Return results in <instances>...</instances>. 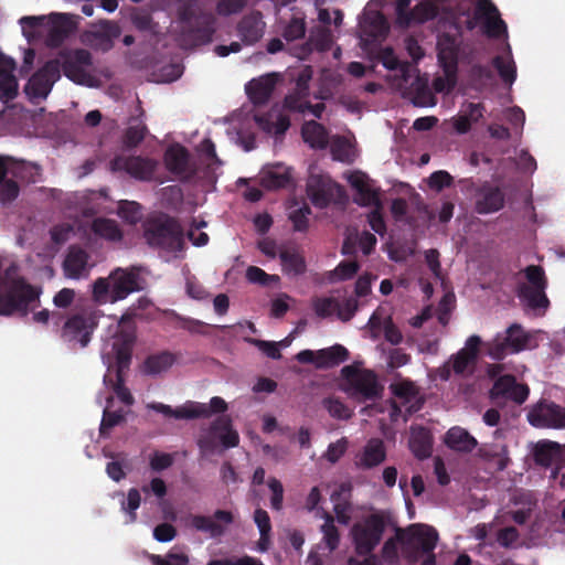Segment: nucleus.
Masks as SVG:
<instances>
[{
	"instance_id": "1",
	"label": "nucleus",
	"mask_w": 565,
	"mask_h": 565,
	"mask_svg": "<svg viewBox=\"0 0 565 565\" xmlns=\"http://www.w3.org/2000/svg\"><path fill=\"white\" fill-rule=\"evenodd\" d=\"M93 57L85 49H63L55 58L47 61L38 68V99H45L53 85L61 78V72L78 85L94 86L95 77L89 68Z\"/></svg>"
},
{
	"instance_id": "2",
	"label": "nucleus",
	"mask_w": 565,
	"mask_h": 565,
	"mask_svg": "<svg viewBox=\"0 0 565 565\" xmlns=\"http://www.w3.org/2000/svg\"><path fill=\"white\" fill-rule=\"evenodd\" d=\"M35 300V287L18 275L15 265L0 274V316H25L29 305Z\"/></svg>"
},
{
	"instance_id": "3",
	"label": "nucleus",
	"mask_w": 565,
	"mask_h": 565,
	"mask_svg": "<svg viewBox=\"0 0 565 565\" xmlns=\"http://www.w3.org/2000/svg\"><path fill=\"white\" fill-rule=\"evenodd\" d=\"M397 539L402 544V554L408 564H416L422 555H426L422 565H436L434 550L438 541L437 531L427 524H412L406 530H397Z\"/></svg>"
},
{
	"instance_id": "4",
	"label": "nucleus",
	"mask_w": 565,
	"mask_h": 565,
	"mask_svg": "<svg viewBox=\"0 0 565 565\" xmlns=\"http://www.w3.org/2000/svg\"><path fill=\"white\" fill-rule=\"evenodd\" d=\"M146 243L157 249L175 253L183 249V228L180 223L168 214L149 217L143 223Z\"/></svg>"
},
{
	"instance_id": "5",
	"label": "nucleus",
	"mask_w": 565,
	"mask_h": 565,
	"mask_svg": "<svg viewBox=\"0 0 565 565\" xmlns=\"http://www.w3.org/2000/svg\"><path fill=\"white\" fill-rule=\"evenodd\" d=\"M388 519L384 512H374L355 522L351 530V539L355 553L365 556L381 543L387 527Z\"/></svg>"
},
{
	"instance_id": "6",
	"label": "nucleus",
	"mask_w": 565,
	"mask_h": 565,
	"mask_svg": "<svg viewBox=\"0 0 565 565\" xmlns=\"http://www.w3.org/2000/svg\"><path fill=\"white\" fill-rule=\"evenodd\" d=\"M479 24L483 33L491 39H499L508 32L507 23L491 0H477L472 15L466 20L468 31L475 30Z\"/></svg>"
},
{
	"instance_id": "7",
	"label": "nucleus",
	"mask_w": 565,
	"mask_h": 565,
	"mask_svg": "<svg viewBox=\"0 0 565 565\" xmlns=\"http://www.w3.org/2000/svg\"><path fill=\"white\" fill-rule=\"evenodd\" d=\"M166 169L180 182H191L199 172V167L190 151L181 143L170 145L163 153Z\"/></svg>"
},
{
	"instance_id": "8",
	"label": "nucleus",
	"mask_w": 565,
	"mask_h": 565,
	"mask_svg": "<svg viewBox=\"0 0 565 565\" xmlns=\"http://www.w3.org/2000/svg\"><path fill=\"white\" fill-rule=\"evenodd\" d=\"M96 327L97 320L94 313H77L65 321L62 338L73 347L79 344L81 348H85L89 343L90 335Z\"/></svg>"
},
{
	"instance_id": "9",
	"label": "nucleus",
	"mask_w": 565,
	"mask_h": 565,
	"mask_svg": "<svg viewBox=\"0 0 565 565\" xmlns=\"http://www.w3.org/2000/svg\"><path fill=\"white\" fill-rule=\"evenodd\" d=\"M350 356L347 348L341 344L312 351L309 349L297 353L296 360L302 364H313L319 370H327L340 365Z\"/></svg>"
},
{
	"instance_id": "10",
	"label": "nucleus",
	"mask_w": 565,
	"mask_h": 565,
	"mask_svg": "<svg viewBox=\"0 0 565 565\" xmlns=\"http://www.w3.org/2000/svg\"><path fill=\"white\" fill-rule=\"evenodd\" d=\"M158 162L141 156L118 154L109 162L113 172L125 171L135 179L149 181L153 178Z\"/></svg>"
},
{
	"instance_id": "11",
	"label": "nucleus",
	"mask_w": 565,
	"mask_h": 565,
	"mask_svg": "<svg viewBox=\"0 0 565 565\" xmlns=\"http://www.w3.org/2000/svg\"><path fill=\"white\" fill-rule=\"evenodd\" d=\"M529 394L530 388L526 384L518 383L514 375L504 374L495 379L489 392V397L494 403L510 401L521 405L527 399Z\"/></svg>"
},
{
	"instance_id": "12",
	"label": "nucleus",
	"mask_w": 565,
	"mask_h": 565,
	"mask_svg": "<svg viewBox=\"0 0 565 565\" xmlns=\"http://www.w3.org/2000/svg\"><path fill=\"white\" fill-rule=\"evenodd\" d=\"M111 280V302L127 298L130 294L143 289L142 279L135 268H116L109 275Z\"/></svg>"
},
{
	"instance_id": "13",
	"label": "nucleus",
	"mask_w": 565,
	"mask_h": 565,
	"mask_svg": "<svg viewBox=\"0 0 565 565\" xmlns=\"http://www.w3.org/2000/svg\"><path fill=\"white\" fill-rule=\"evenodd\" d=\"M480 345L481 338L473 334L467 339L462 349L450 356L449 362L455 374L465 375L473 372L479 358Z\"/></svg>"
},
{
	"instance_id": "14",
	"label": "nucleus",
	"mask_w": 565,
	"mask_h": 565,
	"mask_svg": "<svg viewBox=\"0 0 565 565\" xmlns=\"http://www.w3.org/2000/svg\"><path fill=\"white\" fill-rule=\"evenodd\" d=\"M352 395L362 401H375L382 396L383 386L373 371L364 370L351 381Z\"/></svg>"
},
{
	"instance_id": "15",
	"label": "nucleus",
	"mask_w": 565,
	"mask_h": 565,
	"mask_svg": "<svg viewBox=\"0 0 565 565\" xmlns=\"http://www.w3.org/2000/svg\"><path fill=\"white\" fill-rule=\"evenodd\" d=\"M561 405L554 402L541 401L527 413L529 423L536 428L558 429Z\"/></svg>"
},
{
	"instance_id": "16",
	"label": "nucleus",
	"mask_w": 565,
	"mask_h": 565,
	"mask_svg": "<svg viewBox=\"0 0 565 565\" xmlns=\"http://www.w3.org/2000/svg\"><path fill=\"white\" fill-rule=\"evenodd\" d=\"M89 255L78 245H71L63 260L64 276L71 279L87 277L89 273Z\"/></svg>"
},
{
	"instance_id": "17",
	"label": "nucleus",
	"mask_w": 565,
	"mask_h": 565,
	"mask_svg": "<svg viewBox=\"0 0 565 565\" xmlns=\"http://www.w3.org/2000/svg\"><path fill=\"white\" fill-rule=\"evenodd\" d=\"M564 447L553 440H540L534 445L533 459L537 466L543 468L561 466L565 462Z\"/></svg>"
},
{
	"instance_id": "18",
	"label": "nucleus",
	"mask_w": 565,
	"mask_h": 565,
	"mask_svg": "<svg viewBox=\"0 0 565 565\" xmlns=\"http://www.w3.org/2000/svg\"><path fill=\"white\" fill-rule=\"evenodd\" d=\"M505 196L498 186L488 183L476 193L475 211L478 214H490L500 211L504 206Z\"/></svg>"
},
{
	"instance_id": "19",
	"label": "nucleus",
	"mask_w": 565,
	"mask_h": 565,
	"mask_svg": "<svg viewBox=\"0 0 565 565\" xmlns=\"http://www.w3.org/2000/svg\"><path fill=\"white\" fill-rule=\"evenodd\" d=\"M351 186L356 191L353 202L360 206H376L382 204L380 190L371 184V180L364 173H354L349 178Z\"/></svg>"
},
{
	"instance_id": "20",
	"label": "nucleus",
	"mask_w": 565,
	"mask_h": 565,
	"mask_svg": "<svg viewBox=\"0 0 565 565\" xmlns=\"http://www.w3.org/2000/svg\"><path fill=\"white\" fill-rule=\"evenodd\" d=\"M51 26L46 43L50 46H60L75 30V23L70 17L62 13H53L50 17Z\"/></svg>"
},
{
	"instance_id": "21",
	"label": "nucleus",
	"mask_w": 565,
	"mask_h": 565,
	"mask_svg": "<svg viewBox=\"0 0 565 565\" xmlns=\"http://www.w3.org/2000/svg\"><path fill=\"white\" fill-rule=\"evenodd\" d=\"M459 45L456 38L444 33L437 42V58L441 68L458 71Z\"/></svg>"
},
{
	"instance_id": "22",
	"label": "nucleus",
	"mask_w": 565,
	"mask_h": 565,
	"mask_svg": "<svg viewBox=\"0 0 565 565\" xmlns=\"http://www.w3.org/2000/svg\"><path fill=\"white\" fill-rule=\"evenodd\" d=\"M307 194L313 205L326 207L332 200V184L322 175H310L307 182Z\"/></svg>"
},
{
	"instance_id": "23",
	"label": "nucleus",
	"mask_w": 565,
	"mask_h": 565,
	"mask_svg": "<svg viewBox=\"0 0 565 565\" xmlns=\"http://www.w3.org/2000/svg\"><path fill=\"white\" fill-rule=\"evenodd\" d=\"M276 85V81L271 75L254 78L246 84V94L254 105L266 104Z\"/></svg>"
},
{
	"instance_id": "24",
	"label": "nucleus",
	"mask_w": 565,
	"mask_h": 565,
	"mask_svg": "<svg viewBox=\"0 0 565 565\" xmlns=\"http://www.w3.org/2000/svg\"><path fill=\"white\" fill-rule=\"evenodd\" d=\"M255 121L264 132L274 135L276 138L284 136L290 126V120L286 115L276 113L255 116Z\"/></svg>"
},
{
	"instance_id": "25",
	"label": "nucleus",
	"mask_w": 565,
	"mask_h": 565,
	"mask_svg": "<svg viewBox=\"0 0 565 565\" xmlns=\"http://www.w3.org/2000/svg\"><path fill=\"white\" fill-rule=\"evenodd\" d=\"M385 459L384 443L381 439L373 438L365 445L356 466L362 469H371L381 465Z\"/></svg>"
},
{
	"instance_id": "26",
	"label": "nucleus",
	"mask_w": 565,
	"mask_h": 565,
	"mask_svg": "<svg viewBox=\"0 0 565 565\" xmlns=\"http://www.w3.org/2000/svg\"><path fill=\"white\" fill-rule=\"evenodd\" d=\"M445 444L455 451L471 452L477 447L478 441L466 429L455 426L447 431Z\"/></svg>"
},
{
	"instance_id": "27",
	"label": "nucleus",
	"mask_w": 565,
	"mask_h": 565,
	"mask_svg": "<svg viewBox=\"0 0 565 565\" xmlns=\"http://www.w3.org/2000/svg\"><path fill=\"white\" fill-rule=\"evenodd\" d=\"M260 182L268 190L287 188L291 182L290 169L281 164L270 167L262 173Z\"/></svg>"
},
{
	"instance_id": "28",
	"label": "nucleus",
	"mask_w": 565,
	"mask_h": 565,
	"mask_svg": "<svg viewBox=\"0 0 565 565\" xmlns=\"http://www.w3.org/2000/svg\"><path fill=\"white\" fill-rule=\"evenodd\" d=\"M303 141L313 149H324L329 142V135L323 125L316 120L306 121L301 128Z\"/></svg>"
},
{
	"instance_id": "29",
	"label": "nucleus",
	"mask_w": 565,
	"mask_h": 565,
	"mask_svg": "<svg viewBox=\"0 0 565 565\" xmlns=\"http://www.w3.org/2000/svg\"><path fill=\"white\" fill-rule=\"evenodd\" d=\"M211 431L218 434V438L225 448L236 447L239 443V436L232 428V420L228 416L217 417L211 425Z\"/></svg>"
},
{
	"instance_id": "30",
	"label": "nucleus",
	"mask_w": 565,
	"mask_h": 565,
	"mask_svg": "<svg viewBox=\"0 0 565 565\" xmlns=\"http://www.w3.org/2000/svg\"><path fill=\"white\" fill-rule=\"evenodd\" d=\"M546 288H530L527 284H520L516 290L518 297L531 309H546L550 300L545 294Z\"/></svg>"
},
{
	"instance_id": "31",
	"label": "nucleus",
	"mask_w": 565,
	"mask_h": 565,
	"mask_svg": "<svg viewBox=\"0 0 565 565\" xmlns=\"http://www.w3.org/2000/svg\"><path fill=\"white\" fill-rule=\"evenodd\" d=\"M439 14V6L433 1L424 0L409 10L406 18V25L411 23H425L434 20Z\"/></svg>"
},
{
	"instance_id": "32",
	"label": "nucleus",
	"mask_w": 565,
	"mask_h": 565,
	"mask_svg": "<svg viewBox=\"0 0 565 565\" xmlns=\"http://www.w3.org/2000/svg\"><path fill=\"white\" fill-rule=\"evenodd\" d=\"M92 232L110 242H119L122 238V232L115 220L97 217L92 222Z\"/></svg>"
},
{
	"instance_id": "33",
	"label": "nucleus",
	"mask_w": 565,
	"mask_h": 565,
	"mask_svg": "<svg viewBox=\"0 0 565 565\" xmlns=\"http://www.w3.org/2000/svg\"><path fill=\"white\" fill-rule=\"evenodd\" d=\"M174 363V355L168 351L149 355L143 362V372L157 375L169 370Z\"/></svg>"
},
{
	"instance_id": "34",
	"label": "nucleus",
	"mask_w": 565,
	"mask_h": 565,
	"mask_svg": "<svg viewBox=\"0 0 565 565\" xmlns=\"http://www.w3.org/2000/svg\"><path fill=\"white\" fill-rule=\"evenodd\" d=\"M190 407L195 418H209L213 414H223L227 411V403L220 396L211 398L209 404L190 401Z\"/></svg>"
},
{
	"instance_id": "35",
	"label": "nucleus",
	"mask_w": 565,
	"mask_h": 565,
	"mask_svg": "<svg viewBox=\"0 0 565 565\" xmlns=\"http://www.w3.org/2000/svg\"><path fill=\"white\" fill-rule=\"evenodd\" d=\"M282 271L288 276H299L306 271L303 256L295 250H282L279 255Z\"/></svg>"
},
{
	"instance_id": "36",
	"label": "nucleus",
	"mask_w": 565,
	"mask_h": 565,
	"mask_svg": "<svg viewBox=\"0 0 565 565\" xmlns=\"http://www.w3.org/2000/svg\"><path fill=\"white\" fill-rule=\"evenodd\" d=\"M148 408L157 413H160L169 418L172 417L175 419H195V415L192 413V409L190 407V401L177 408H172L170 405L163 403L153 402L148 404Z\"/></svg>"
},
{
	"instance_id": "37",
	"label": "nucleus",
	"mask_w": 565,
	"mask_h": 565,
	"mask_svg": "<svg viewBox=\"0 0 565 565\" xmlns=\"http://www.w3.org/2000/svg\"><path fill=\"white\" fill-rule=\"evenodd\" d=\"M492 64L499 73V76L505 84H513L516 79V66L509 51L508 56L497 55Z\"/></svg>"
},
{
	"instance_id": "38",
	"label": "nucleus",
	"mask_w": 565,
	"mask_h": 565,
	"mask_svg": "<svg viewBox=\"0 0 565 565\" xmlns=\"http://www.w3.org/2000/svg\"><path fill=\"white\" fill-rule=\"evenodd\" d=\"M507 342L510 345V352L518 353L525 349L529 341L527 334L520 324H512L507 329Z\"/></svg>"
},
{
	"instance_id": "39",
	"label": "nucleus",
	"mask_w": 565,
	"mask_h": 565,
	"mask_svg": "<svg viewBox=\"0 0 565 565\" xmlns=\"http://www.w3.org/2000/svg\"><path fill=\"white\" fill-rule=\"evenodd\" d=\"M306 30L305 18L294 15L284 26L281 35L286 41L292 42L302 39L306 34Z\"/></svg>"
},
{
	"instance_id": "40",
	"label": "nucleus",
	"mask_w": 565,
	"mask_h": 565,
	"mask_svg": "<svg viewBox=\"0 0 565 565\" xmlns=\"http://www.w3.org/2000/svg\"><path fill=\"white\" fill-rule=\"evenodd\" d=\"M191 523L194 529L210 533L212 537L221 536L224 533L223 525L213 520V516L194 515L192 516Z\"/></svg>"
},
{
	"instance_id": "41",
	"label": "nucleus",
	"mask_w": 565,
	"mask_h": 565,
	"mask_svg": "<svg viewBox=\"0 0 565 565\" xmlns=\"http://www.w3.org/2000/svg\"><path fill=\"white\" fill-rule=\"evenodd\" d=\"M479 455L488 460L498 459L500 469H504L509 461L508 449L504 445H483L479 448Z\"/></svg>"
},
{
	"instance_id": "42",
	"label": "nucleus",
	"mask_w": 565,
	"mask_h": 565,
	"mask_svg": "<svg viewBox=\"0 0 565 565\" xmlns=\"http://www.w3.org/2000/svg\"><path fill=\"white\" fill-rule=\"evenodd\" d=\"M444 75L437 76L433 81V87L436 93H450L455 89L458 83V71L441 68Z\"/></svg>"
},
{
	"instance_id": "43",
	"label": "nucleus",
	"mask_w": 565,
	"mask_h": 565,
	"mask_svg": "<svg viewBox=\"0 0 565 565\" xmlns=\"http://www.w3.org/2000/svg\"><path fill=\"white\" fill-rule=\"evenodd\" d=\"M321 532L323 534V541L327 547L331 552L335 551L340 544V533L338 527L334 525L333 518L330 514L326 515V521L321 526Z\"/></svg>"
},
{
	"instance_id": "44",
	"label": "nucleus",
	"mask_w": 565,
	"mask_h": 565,
	"mask_svg": "<svg viewBox=\"0 0 565 565\" xmlns=\"http://www.w3.org/2000/svg\"><path fill=\"white\" fill-rule=\"evenodd\" d=\"M125 422V414L122 411H108L104 409L103 418L99 426V435L102 437H108L110 430Z\"/></svg>"
},
{
	"instance_id": "45",
	"label": "nucleus",
	"mask_w": 565,
	"mask_h": 565,
	"mask_svg": "<svg viewBox=\"0 0 565 565\" xmlns=\"http://www.w3.org/2000/svg\"><path fill=\"white\" fill-rule=\"evenodd\" d=\"M309 42L318 51H327L331 47L332 35L329 29L323 26H317L310 31Z\"/></svg>"
},
{
	"instance_id": "46",
	"label": "nucleus",
	"mask_w": 565,
	"mask_h": 565,
	"mask_svg": "<svg viewBox=\"0 0 565 565\" xmlns=\"http://www.w3.org/2000/svg\"><path fill=\"white\" fill-rule=\"evenodd\" d=\"M238 31L242 38L250 43L258 41L262 36L259 22L254 18H244L238 24Z\"/></svg>"
},
{
	"instance_id": "47",
	"label": "nucleus",
	"mask_w": 565,
	"mask_h": 565,
	"mask_svg": "<svg viewBox=\"0 0 565 565\" xmlns=\"http://www.w3.org/2000/svg\"><path fill=\"white\" fill-rule=\"evenodd\" d=\"M322 405L333 418L349 419L352 416L351 409L339 398L327 397L322 401Z\"/></svg>"
},
{
	"instance_id": "48",
	"label": "nucleus",
	"mask_w": 565,
	"mask_h": 565,
	"mask_svg": "<svg viewBox=\"0 0 565 565\" xmlns=\"http://www.w3.org/2000/svg\"><path fill=\"white\" fill-rule=\"evenodd\" d=\"M411 449L414 455L419 459H425L430 456L431 444L425 433L414 435L409 441Z\"/></svg>"
},
{
	"instance_id": "49",
	"label": "nucleus",
	"mask_w": 565,
	"mask_h": 565,
	"mask_svg": "<svg viewBox=\"0 0 565 565\" xmlns=\"http://www.w3.org/2000/svg\"><path fill=\"white\" fill-rule=\"evenodd\" d=\"M360 269L356 260H343L332 271V280H348L351 279Z\"/></svg>"
},
{
	"instance_id": "50",
	"label": "nucleus",
	"mask_w": 565,
	"mask_h": 565,
	"mask_svg": "<svg viewBox=\"0 0 565 565\" xmlns=\"http://www.w3.org/2000/svg\"><path fill=\"white\" fill-rule=\"evenodd\" d=\"M413 104L418 107H430L436 105V97L426 83L418 84L415 87Z\"/></svg>"
},
{
	"instance_id": "51",
	"label": "nucleus",
	"mask_w": 565,
	"mask_h": 565,
	"mask_svg": "<svg viewBox=\"0 0 565 565\" xmlns=\"http://www.w3.org/2000/svg\"><path fill=\"white\" fill-rule=\"evenodd\" d=\"M530 288H546L547 279L541 266L530 265L524 269Z\"/></svg>"
},
{
	"instance_id": "52",
	"label": "nucleus",
	"mask_w": 565,
	"mask_h": 565,
	"mask_svg": "<svg viewBox=\"0 0 565 565\" xmlns=\"http://www.w3.org/2000/svg\"><path fill=\"white\" fill-rule=\"evenodd\" d=\"M311 214V209L308 204L294 210L289 214L292 222L294 230L297 232H305L308 228V216Z\"/></svg>"
},
{
	"instance_id": "53",
	"label": "nucleus",
	"mask_w": 565,
	"mask_h": 565,
	"mask_svg": "<svg viewBox=\"0 0 565 565\" xmlns=\"http://www.w3.org/2000/svg\"><path fill=\"white\" fill-rule=\"evenodd\" d=\"M141 497L136 488H131L127 494V502H122L121 509L128 513L127 523H134L137 520L136 510L140 507Z\"/></svg>"
},
{
	"instance_id": "54",
	"label": "nucleus",
	"mask_w": 565,
	"mask_h": 565,
	"mask_svg": "<svg viewBox=\"0 0 565 565\" xmlns=\"http://www.w3.org/2000/svg\"><path fill=\"white\" fill-rule=\"evenodd\" d=\"M246 278L252 284L268 286L271 281L279 280L278 276L268 275L265 270L256 266H249L246 270Z\"/></svg>"
},
{
	"instance_id": "55",
	"label": "nucleus",
	"mask_w": 565,
	"mask_h": 565,
	"mask_svg": "<svg viewBox=\"0 0 565 565\" xmlns=\"http://www.w3.org/2000/svg\"><path fill=\"white\" fill-rule=\"evenodd\" d=\"M254 522L256 523L260 533V544L268 541L269 533L271 531L270 518L267 511L263 509H256L254 512Z\"/></svg>"
},
{
	"instance_id": "56",
	"label": "nucleus",
	"mask_w": 565,
	"mask_h": 565,
	"mask_svg": "<svg viewBox=\"0 0 565 565\" xmlns=\"http://www.w3.org/2000/svg\"><path fill=\"white\" fill-rule=\"evenodd\" d=\"M152 565H188L189 557L184 553L169 552L166 557L152 554L150 556Z\"/></svg>"
},
{
	"instance_id": "57",
	"label": "nucleus",
	"mask_w": 565,
	"mask_h": 565,
	"mask_svg": "<svg viewBox=\"0 0 565 565\" xmlns=\"http://www.w3.org/2000/svg\"><path fill=\"white\" fill-rule=\"evenodd\" d=\"M454 178L445 170L433 172L428 178V185L430 189L440 192L445 188L452 185Z\"/></svg>"
},
{
	"instance_id": "58",
	"label": "nucleus",
	"mask_w": 565,
	"mask_h": 565,
	"mask_svg": "<svg viewBox=\"0 0 565 565\" xmlns=\"http://www.w3.org/2000/svg\"><path fill=\"white\" fill-rule=\"evenodd\" d=\"M147 128L142 125L130 126L124 135V143L128 148L137 147L146 137Z\"/></svg>"
},
{
	"instance_id": "59",
	"label": "nucleus",
	"mask_w": 565,
	"mask_h": 565,
	"mask_svg": "<svg viewBox=\"0 0 565 565\" xmlns=\"http://www.w3.org/2000/svg\"><path fill=\"white\" fill-rule=\"evenodd\" d=\"M267 484L271 491L270 507L275 511H280L284 502V487L281 482L274 477L268 479Z\"/></svg>"
},
{
	"instance_id": "60",
	"label": "nucleus",
	"mask_w": 565,
	"mask_h": 565,
	"mask_svg": "<svg viewBox=\"0 0 565 565\" xmlns=\"http://www.w3.org/2000/svg\"><path fill=\"white\" fill-rule=\"evenodd\" d=\"M338 306V301L334 298H315L312 301V307L318 317L326 318L332 315L335 311V307Z\"/></svg>"
},
{
	"instance_id": "61",
	"label": "nucleus",
	"mask_w": 565,
	"mask_h": 565,
	"mask_svg": "<svg viewBox=\"0 0 565 565\" xmlns=\"http://www.w3.org/2000/svg\"><path fill=\"white\" fill-rule=\"evenodd\" d=\"M18 94V83L12 75L0 77V99L10 100Z\"/></svg>"
},
{
	"instance_id": "62",
	"label": "nucleus",
	"mask_w": 565,
	"mask_h": 565,
	"mask_svg": "<svg viewBox=\"0 0 565 565\" xmlns=\"http://www.w3.org/2000/svg\"><path fill=\"white\" fill-rule=\"evenodd\" d=\"M359 303L358 300L353 297L344 299L342 302H338L335 307V311L338 317L342 321H349L353 318L358 310Z\"/></svg>"
},
{
	"instance_id": "63",
	"label": "nucleus",
	"mask_w": 565,
	"mask_h": 565,
	"mask_svg": "<svg viewBox=\"0 0 565 565\" xmlns=\"http://www.w3.org/2000/svg\"><path fill=\"white\" fill-rule=\"evenodd\" d=\"M392 393L398 397L409 401L417 393L416 387L411 381H402L390 385Z\"/></svg>"
},
{
	"instance_id": "64",
	"label": "nucleus",
	"mask_w": 565,
	"mask_h": 565,
	"mask_svg": "<svg viewBox=\"0 0 565 565\" xmlns=\"http://www.w3.org/2000/svg\"><path fill=\"white\" fill-rule=\"evenodd\" d=\"M206 565H264L262 561L248 555L236 558L211 559Z\"/></svg>"
}]
</instances>
